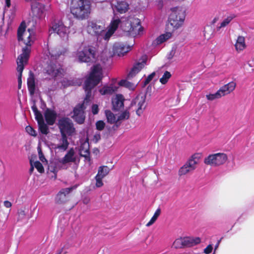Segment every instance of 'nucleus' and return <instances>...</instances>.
I'll return each mask as SVG.
<instances>
[{"mask_svg": "<svg viewBox=\"0 0 254 254\" xmlns=\"http://www.w3.org/2000/svg\"><path fill=\"white\" fill-rule=\"evenodd\" d=\"M100 139V135L99 134H95L94 136V139L96 141H98Z\"/></svg>", "mask_w": 254, "mask_h": 254, "instance_id": "56", "label": "nucleus"}, {"mask_svg": "<svg viewBox=\"0 0 254 254\" xmlns=\"http://www.w3.org/2000/svg\"><path fill=\"white\" fill-rule=\"evenodd\" d=\"M46 70L48 74L57 78L62 76L64 73V70L61 65L57 64L48 65Z\"/></svg>", "mask_w": 254, "mask_h": 254, "instance_id": "17", "label": "nucleus"}, {"mask_svg": "<svg viewBox=\"0 0 254 254\" xmlns=\"http://www.w3.org/2000/svg\"><path fill=\"white\" fill-rule=\"evenodd\" d=\"M44 6L40 3L35 2L31 5L32 15L33 18L40 19L44 16Z\"/></svg>", "mask_w": 254, "mask_h": 254, "instance_id": "18", "label": "nucleus"}, {"mask_svg": "<svg viewBox=\"0 0 254 254\" xmlns=\"http://www.w3.org/2000/svg\"><path fill=\"white\" fill-rule=\"evenodd\" d=\"M58 127L61 135H72L75 132L72 121L68 118H62L59 120Z\"/></svg>", "mask_w": 254, "mask_h": 254, "instance_id": "9", "label": "nucleus"}, {"mask_svg": "<svg viewBox=\"0 0 254 254\" xmlns=\"http://www.w3.org/2000/svg\"><path fill=\"white\" fill-rule=\"evenodd\" d=\"M66 200V196L60 191L58 193L56 197V201L58 203H63Z\"/></svg>", "mask_w": 254, "mask_h": 254, "instance_id": "37", "label": "nucleus"}, {"mask_svg": "<svg viewBox=\"0 0 254 254\" xmlns=\"http://www.w3.org/2000/svg\"><path fill=\"white\" fill-rule=\"evenodd\" d=\"M125 99L121 94H116L114 99H112V129L117 128L122 122L127 120L130 116L129 112L126 110L121 111L124 107Z\"/></svg>", "mask_w": 254, "mask_h": 254, "instance_id": "3", "label": "nucleus"}, {"mask_svg": "<svg viewBox=\"0 0 254 254\" xmlns=\"http://www.w3.org/2000/svg\"><path fill=\"white\" fill-rule=\"evenodd\" d=\"M87 31L89 34L97 36L98 39H103L106 42H108L111 37V26H108L107 30H105L103 27L93 22H88Z\"/></svg>", "mask_w": 254, "mask_h": 254, "instance_id": "6", "label": "nucleus"}, {"mask_svg": "<svg viewBox=\"0 0 254 254\" xmlns=\"http://www.w3.org/2000/svg\"><path fill=\"white\" fill-rule=\"evenodd\" d=\"M27 85L30 94L34 95L35 91V83L34 75L30 74L27 79Z\"/></svg>", "mask_w": 254, "mask_h": 254, "instance_id": "28", "label": "nucleus"}, {"mask_svg": "<svg viewBox=\"0 0 254 254\" xmlns=\"http://www.w3.org/2000/svg\"><path fill=\"white\" fill-rule=\"evenodd\" d=\"M111 91L110 87H104L100 90V92L102 95H105L109 93Z\"/></svg>", "mask_w": 254, "mask_h": 254, "instance_id": "47", "label": "nucleus"}, {"mask_svg": "<svg viewBox=\"0 0 254 254\" xmlns=\"http://www.w3.org/2000/svg\"><path fill=\"white\" fill-rule=\"evenodd\" d=\"M220 240L218 241V243H217V245H216V248H217V247H218V245H219V243H220Z\"/></svg>", "mask_w": 254, "mask_h": 254, "instance_id": "62", "label": "nucleus"}, {"mask_svg": "<svg viewBox=\"0 0 254 254\" xmlns=\"http://www.w3.org/2000/svg\"><path fill=\"white\" fill-rule=\"evenodd\" d=\"M155 75V72H153L152 73L149 74L144 81V85H146L147 84H148L153 79Z\"/></svg>", "mask_w": 254, "mask_h": 254, "instance_id": "43", "label": "nucleus"}, {"mask_svg": "<svg viewBox=\"0 0 254 254\" xmlns=\"http://www.w3.org/2000/svg\"><path fill=\"white\" fill-rule=\"evenodd\" d=\"M217 20V19L216 18H215L214 19H213V23L215 22Z\"/></svg>", "mask_w": 254, "mask_h": 254, "instance_id": "61", "label": "nucleus"}, {"mask_svg": "<svg viewBox=\"0 0 254 254\" xmlns=\"http://www.w3.org/2000/svg\"><path fill=\"white\" fill-rule=\"evenodd\" d=\"M35 168L37 169L38 171L40 173H43L44 171V169L42 164L39 161H35L33 162Z\"/></svg>", "mask_w": 254, "mask_h": 254, "instance_id": "40", "label": "nucleus"}, {"mask_svg": "<svg viewBox=\"0 0 254 254\" xmlns=\"http://www.w3.org/2000/svg\"><path fill=\"white\" fill-rule=\"evenodd\" d=\"M221 97H222V96L218 90L215 93L209 94L206 95V98L208 100L211 101L220 98Z\"/></svg>", "mask_w": 254, "mask_h": 254, "instance_id": "38", "label": "nucleus"}, {"mask_svg": "<svg viewBox=\"0 0 254 254\" xmlns=\"http://www.w3.org/2000/svg\"><path fill=\"white\" fill-rule=\"evenodd\" d=\"M4 205L7 208H9L11 206V203L8 201H5L4 202Z\"/></svg>", "mask_w": 254, "mask_h": 254, "instance_id": "55", "label": "nucleus"}, {"mask_svg": "<svg viewBox=\"0 0 254 254\" xmlns=\"http://www.w3.org/2000/svg\"><path fill=\"white\" fill-rule=\"evenodd\" d=\"M183 240V238L176 239L173 243V247L176 249L184 247Z\"/></svg>", "mask_w": 254, "mask_h": 254, "instance_id": "39", "label": "nucleus"}, {"mask_svg": "<svg viewBox=\"0 0 254 254\" xmlns=\"http://www.w3.org/2000/svg\"><path fill=\"white\" fill-rule=\"evenodd\" d=\"M52 30L61 37H65L68 33V28L65 26L62 21H58L53 24Z\"/></svg>", "mask_w": 254, "mask_h": 254, "instance_id": "16", "label": "nucleus"}, {"mask_svg": "<svg viewBox=\"0 0 254 254\" xmlns=\"http://www.w3.org/2000/svg\"><path fill=\"white\" fill-rule=\"evenodd\" d=\"M147 57L145 55L142 56L140 59L134 63L130 71L127 74V78L131 79L139 73L147 64Z\"/></svg>", "mask_w": 254, "mask_h": 254, "instance_id": "13", "label": "nucleus"}, {"mask_svg": "<svg viewBox=\"0 0 254 254\" xmlns=\"http://www.w3.org/2000/svg\"><path fill=\"white\" fill-rule=\"evenodd\" d=\"M32 109L34 113L36 114V113H38V112H39V111H38L36 106L35 105V104H34L32 106Z\"/></svg>", "mask_w": 254, "mask_h": 254, "instance_id": "54", "label": "nucleus"}, {"mask_svg": "<svg viewBox=\"0 0 254 254\" xmlns=\"http://www.w3.org/2000/svg\"><path fill=\"white\" fill-rule=\"evenodd\" d=\"M199 158V154H195L192 155L191 158L184 165V166L186 167V169L188 170L189 172L195 169L196 165L198 163Z\"/></svg>", "mask_w": 254, "mask_h": 254, "instance_id": "21", "label": "nucleus"}, {"mask_svg": "<svg viewBox=\"0 0 254 254\" xmlns=\"http://www.w3.org/2000/svg\"><path fill=\"white\" fill-rule=\"evenodd\" d=\"M131 47L123 43H115L113 47L114 55L123 56L131 50Z\"/></svg>", "mask_w": 254, "mask_h": 254, "instance_id": "15", "label": "nucleus"}, {"mask_svg": "<svg viewBox=\"0 0 254 254\" xmlns=\"http://www.w3.org/2000/svg\"><path fill=\"white\" fill-rule=\"evenodd\" d=\"M77 159L74 150L70 148L64 157L51 162L48 165V172L53 173L56 177V173L60 169H67L71 163H75Z\"/></svg>", "mask_w": 254, "mask_h": 254, "instance_id": "4", "label": "nucleus"}, {"mask_svg": "<svg viewBox=\"0 0 254 254\" xmlns=\"http://www.w3.org/2000/svg\"><path fill=\"white\" fill-rule=\"evenodd\" d=\"M227 160L226 154L218 153L208 156L204 159V163L211 166H218L224 164Z\"/></svg>", "mask_w": 254, "mask_h": 254, "instance_id": "11", "label": "nucleus"}, {"mask_svg": "<svg viewBox=\"0 0 254 254\" xmlns=\"http://www.w3.org/2000/svg\"><path fill=\"white\" fill-rule=\"evenodd\" d=\"M6 5L7 7H9L10 5V0H5Z\"/></svg>", "mask_w": 254, "mask_h": 254, "instance_id": "58", "label": "nucleus"}, {"mask_svg": "<svg viewBox=\"0 0 254 254\" xmlns=\"http://www.w3.org/2000/svg\"><path fill=\"white\" fill-rule=\"evenodd\" d=\"M105 126V123L102 121H99L96 123V127L98 130H102Z\"/></svg>", "mask_w": 254, "mask_h": 254, "instance_id": "42", "label": "nucleus"}, {"mask_svg": "<svg viewBox=\"0 0 254 254\" xmlns=\"http://www.w3.org/2000/svg\"><path fill=\"white\" fill-rule=\"evenodd\" d=\"M145 97L137 96L131 102V106L134 107L136 114L140 116L145 108Z\"/></svg>", "mask_w": 254, "mask_h": 254, "instance_id": "14", "label": "nucleus"}, {"mask_svg": "<svg viewBox=\"0 0 254 254\" xmlns=\"http://www.w3.org/2000/svg\"><path fill=\"white\" fill-rule=\"evenodd\" d=\"M87 137L85 138V140L81 141V145L80 146V154L81 156L87 158L89 155V144Z\"/></svg>", "mask_w": 254, "mask_h": 254, "instance_id": "23", "label": "nucleus"}, {"mask_svg": "<svg viewBox=\"0 0 254 254\" xmlns=\"http://www.w3.org/2000/svg\"><path fill=\"white\" fill-rule=\"evenodd\" d=\"M19 214H21L22 215H25L24 211H22V210L19 212Z\"/></svg>", "mask_w": 254, "mask_h": 254, "instance_id": "59", "label": "nucleus"}, {"mask_svg": "<svg viewBox=\"0 0 254 254\" xmlns=\"http://www.w3.org/2000/svg\"><path fill=\"white\" fill-rule=\"evenodd\" d=\"M62 54L57 48L53 49L49 51V55L51 60L57 59Z\"/></svg>", "mask_w": 254, "mask_h": 254, "instance_id": "32", "label": "nucleus"}, {"mask_svg": "<svg viewBox=\"0 0 254 254\" xmlns=\"http://www.w3.org/2000/svg\"><path fill=\"white\" fill-rule=\"evenodd\" d=\"M99 111L98 106L96 104H94L92 106V112L94 115L97 114Z\"/></svg>", "mask_w": 254, "mask_h": 254, "instance_id": "48", "label": "nucleus"}, {"mask_svg": "<svg viewBox=\"0 0 254 254\" xmlns=\"http://www.w3.org/2000/svg\"><path fill=\"white\" fill-rule=\"evenodd\" d=\"M119 27L124 32L133 37L141 36L144 34V28L138 18H122L112 20V36Z\"/></svg>", "mask_w": 254, "mask_h": 254, "instance_id": "2", "label": "nucleus"}, {"mask_svg": "<svg viewBox=\"0 0 254 254\" xmlns=\"http://www.w3.org/2000/svg\"><path fill=\"white\" fill-rule=\"evenodd\" d=\"M172 36V33L170 32H166L165 34L161 35L157 37L154 42L155 45H160L170 39Z\"/></svg>", "mask_w": 254, "mask_h": 254, "instance_id": "29", "label": "nucleus"}, {"mask_svg": "<svg viewBox=\"0 0 254 254\" xmlns=\"http://www.w3.org/2000/svg\"><path fill=\"white\" fill-rule=\"evenodd\" d=\"M72 188H68L62 189L60 192L63 194H64L65 195L68 194L70 191L72 190Z\"/></svg>", "mask_w": 254, "mask_h": 254, "instance_id": "50", "label": "nucleus"}, {"mask_svg": "<svg viewBox=\"0 0 254 254\" xmlns=\"http://www.w3.org/2000/svg\"><path fill=\"white\" fill-rule=\"evenodd\" d=\"M235 47L236 50L238 53L243 51L246 48V45L244 37L242 36L238 37L236 42L235 44Z\"/></svg>", "mask_w": 254, "mask_h": 254, "instance_id": "26", "label": "nucleus"}, {"mask_svg": "<svg viewBox=\"0 0 254 254\" xmlns=\"http://www.w3.org/2000/svg\"><path fill=\"white\" fill-rule=\"evenodd\" d=\"M138 83H134L128 81L127 79H122L119 81V85L125 87L130 91H134L137 87Z\"/></svg>", "mask_w": 254, "mask_h": 254, "instance_id": "27", "label": "nucleus"}, {"mask_svg": "<svg viewBox=\"0 0 254 254\" xmlns=\"http://www.w3.org/2000/svg\"><path fill=\"white\" fill-rule=\"evenodd\" d=\"M161 210L159 208L157 209L154 213L153 216L150 219V220L147 223L146 226L149 227L152 225L157 220L158 216L160 215Z\"/></svg>", "mask_w": 254, "mask_h": 254, "instance_id": "34", "label": "nucleus"}, {"mask_svg": "<svg viewBox=\"0 0 254 254\" xmlns=\"http://www.w3.org/2000/svg\"><path fill=\"white\" fill-rule=\"evenodd\" d=\"M234 18L235 16L233 14L228 16L217 26V30L219 31L221 28L226 27Z\"/></svg>", "mask_w": 254, "mask_h": 254, "instance_id": "31", "label": "nucleus"}, {"mask_svg": "<svg viewBox=\"0 0 254 254\" xmlns=\"http://www.w3.org/2000/svg\"><path fill=\"white\" fill-rule=\"evenodd\" d=\"M184 247H192L200 243L201 240L199 237H186L183 238Z\"/></svg>", "mask_w": 254, "mask_h": 254, "instance_id": "24", "label": "nucleus"}, {"mask_svg": "<svg viewBox=\"0 0 254 254\" xmlns=\"http://www.w3.org/2000/svg\"><path fill=\"white\" fill-rule=\"evenodd\" d=\"M62 251H63V250H62V249L60 250L58 252H57L56 254H61Z\"/></svg>", "mask_w": 254, "mask_h": 254, "instance_id": "60", "label": "nucleus"}, {"mask_svg": "<svg viewBox=\"0 0 254 254\" xmlns=\"http://www.w3.org/2000/svg\"><path fill=\"white\" fill-rule=\"evenodd\" d=\"M70 12L79 19L88 17L91 12V2L89 0H72L70 3Z\"/></svg>", "mask_w": 254, "mask_h": 254, "instance_id": "5", "label": "nucleus"}, {"mask_svg": "<svg viewBox=\"0 0 254 254\" xmlns=\"http://www.w3.org/2000/svg\"><path fill=\"white\" fill-rule=\"evenodd\" d=\"M213 247L211 245H209L204 250V253L206 254H210L212 250Z\"/></svg>", "mask_w": 254, "mask_h": 254, "instance_id": "51", "label": "nucleus"}, {"mask_svg": "<svg viewBox=\"0 0 254 254\" xmlns=\"http://www.w3.org/2000/svg\"><path fill=\"white\" fill-rule=\"evenodd\" d=\"M76 55L79 62L88 63L95 59V51L92 46L82 44L78 49Z\"/></svg>", "mask_w": 254, "mask_h": 254, "instance_id": "7", "label": "nucleus"}, {"mask_svg": "<svg viewBox=\"0 0 254 254\" xmlns=\"http://www.w3.org/2000/svg\"><path fill=\"white\" fill-rule=\"evenodd\" d=\"M116 10L121 13H125L128 9V4L127 2L122 1L118 2L115 6Z\"/></svg>", "mask_w": 254, "mask_h": 254, "instance_id": "30", "label": "nucleus"}, {"mask_svg": "<svg viewBox=\"0 0 254 254\" xmlns=\"http://www.w3.org/2000/svg\"><path fill=\"white\" fill-rule=\"evenodd\" d=\"M30 165H31V168L30 169V172L31 173L33 171L34 168L35 167L34 165L33 164V163L31 160H30Z\"/></svg>", "mask_w": 254, "mask_h": 254, "instance_id": "57", "label": "nucleus"}, {"mask_svg": "<svg viewBox=\"0 0 254 254\" xmlns=\"http://www.w3.org/2000/svg\"><path fill=\"white\" fill-rule=\"evenodd\" d=\"M122 86L119 85V81L116 78H112V93L121 91Z\"/></svg>", "mask_w": 254, "mask_h": 254, "instance_id": "33", "label": "nucleus"}, {"mask_svg": "<svg viewBox=\"0 0 254 254\" xmlns=\"http://www.w3.org/2000/svg\"><path fill=\"white\" fill-rule=\"evenodd\" d=\"M44 115L47 124L49 125H54L57 118L56 113L55 111L48 109L45 111Z\"/></svg>", "mask_w": 254, "mask_h": 254, "instance_id": "25", "label": "nucleus"}, {"mask_svg": "<svg viewBox=\"0 0 254 254\" xmlns=\"http://www.w3.org/2000/svg\"><path fill=\"white\" fill-rule=\"evenodd\" d=\"M171 11L169 21L174 28L178 29L183 25L186 16L185 11L184 8L180 7H174L171 9Z\"/></svg>", "mask_w": 254, "mask_h": 254, "instance_id": "8", "label": "nucleus"}, {"mask_svg": "<svg viewBox=\"0 0 254 254\" xmlns=\"http://www.w3.org/2000/svg\"><path fill=\"white\" fill-rule=\"evenodd\" d=\"M172 75L171 74V73L168 71H166L162 77L161 78H160V82L162 84H165L167 83V82L168 81V80L171 78Z\"/></svg>", "mask_w": 254, "mask_h": 254, "instance_id": "36", "label": "nucleus"}, {"mask_svg": "<svg viewBox=\"0 0 254 254\" xmlns=\"http://www.w3.org/2000/svg\"><path fill=\"white\" fill-rule=\"evenodd\" d=\"M69 142L67 140V137L66 135H61L58 143L55 144L54 149L56 152H64L68 148Z\"/></svg>", "mask_w": 254, "mask_h": 254, "instance_id": "20", "label": "nucleus"}, {"mask_svg": "<svg viewBox=\"0 0 254 254\" xmlns=\"http://www.w3.org/2000/svg\"><path fill=\"white\" fill-rule=\"evenodd\" d=\"M26 25L24 22H22L19 26L17 31V36L19 41H23V43L26 45L25 48L22 49V53L23 49L26 48H29L30 50L29 46L30 45V37L31 33L30 30L29 29L28 31H25Z\"/></svg>", "mask_w": 254, "mask_h": 254, "instance_id": "12", "label": "nucleus"}, {"mask_svg": "<svg viewBox=\"0 0 254 254\" xmlns=\"http://www.w3.org/2000/svg\"><path fill=\"white\" fill-rule=\"evenodd\" d=\"M188 172V170L186 169V167H184V165L180 169L178 174L179 175L181 176L187 174Z\"/></svg>", "mask_w": 254, "mask_h": 254, "instance_id": "46", "label": "nucleus"}, {"mask_svg": "<svg viewBox=\"0 0 254 254\" xmlns=\"http://www.w3.org/2000/svg\"><path fill=\"white\" fill-rule=\"evenodd\" d=\"M30 54V49L29 48H26L23 49V52L20 56H18L17 60V70L18 72V86L20 88L21 84V76L22 71L24 69V65L26 64Z\"/></svg>", "mask_w": 254, "mask_h": 254, "instance_id": "10", "label": "nucleus"}, {"mask_svg": "<svg viewBox=\"0 0 254 254\" xmlns=\"http://www.w3.org/2000/svg\"><path fill=\"white\" fill-rule=\"evenodd\" d=\"M175 49L173 48L170 53L167 55V58L169 60H171L173 58L175 54Z\"/></svg>", "mask_w": 254, "mask_h": 254, "instance_id": "52", "label": "nucleus"}, {"mask_svg": "<svg viewBox=\"0 0 254 254\" xmlns=\"http://www.w3.org/2000/svg\"><path fill=\"white\" fill-rule=\"evenodd\" d=\"M34 115L35 116V119L37 120L38 124L44 121L43 116L40 112H38V113L35 114Z\"/></svg>", "mask_w": 254, "mask_h": 254, "instance_id": "45", "label": "nucleus"}, {"mask_svg": "<svg viewBox=\"0 0 254 254\" xmlns=\"http://www.w3.org/2000/svg\"><path fill=\"white\" fill-rule=\"evenodd\" d=\"M236 83L232 81L221 87L219 90L222 97L229 94L232 92L236 87Z\"/></svg>", "mask_w": 254, "mask_h": 254, "instance_id": "22", "label": "nucleus"}, {"mask_svg": "<svg viewBox=\"0 0 254 254\" xmlns=\"http://www.w3.org/2000/svg\"><path fill=\"white\" fill-rule=\"evenodd\" d=\"M39 129L42 133L47 134L49 132V128L47 125L45 124V122L39 123L38 124Z\"/></svg>", "mask_w": 254, "mask_h": 254, "instance_id": "35", "label": "nucleus"}, {"mask_svg": "<svg viewBox=\"0 0 254 254\" xmlns=\"http://www.w3.org/2000/svg\"><path fill=\"white\" fill-rule=\"evenodd\" d=\"M38 154H39V158L41 161H42L43 163H47V161L45 158L43 153L42 152L41 149L40 148H38Z\"/></svg>", "mask_w": 254, "mask_h": 254, "instance_id": "44", "label": "nucleus"}, {"mask_svg": "<svg viewBox=\"0 0 254 254\" xmlns=\"http://www.w3.org/2000/svg\"><path fill=\"white\" fill-rule=\"evenodd\" d=\"M105 113L107 120L109 122H110V120L111 119V112L110 111H106Z\"/></svg>", "mask_w": 254, "mask_h": 254, "instance_id": "53", "label": "nucleus"}, {"mask_svg": "<svg viewBox=\"0 0 254 254\" xmlns=\"http://www.w3.org/2000/svg\"><path fill=\"white\" fill-rule=\"evenodd\" d=\"M62 84L64 87L70 85L71 84V81L66 79L65 78H64L62 81H61Z\"/></svg>", "mask_w": 254, "mask_h": 254, "instance_id": "49", "label": "nucleus"}, {"mask_svg": "<svg viewBox=\"0 0 254 254\" xmlns=\"http://www.w3.org/2000/svg\"><path fill=\"white\" fill-rule=\"evenodd\" d=\"M184 254H191L190 253H185Z\"/></svg>", "mask_w": 254, "mask_h": 254, "instance_id": "63", "label": "nucleus"}, {"mask_svg": "<svg viewBox=\"0 0 254 254\" xmlns=\"http://www.w3.org/2000/svg\"><path fill=\"white\" fill-rule=\"evenodd\" d=\"M26 132L29 133L30 135L36 136L37 135L36 131L31 127V126H27L25 128Z\"/></svg>", "mask_w": 254, "mask_h": 254, "instance_id": "41", "label": "nucleus"}, {"mask_svg": "<svg viewBox=\"0 0 254 254\" xmlns=\"http://www.w3.org/2000/svg\"><path fill=\"white\" fill-rule=\"evenodd\" d=\"M102 78V68L100 65L96 64L93 66L91 71L87 77L84 84V89L86 92V98L82 104H79L73 109V119L78 124H82L84 122L85 115L84 110L85 102L90 101L91 96V89L96 86Z\"/></svg>", "mask_w": 254, "mask_h": 254, "instance_id": "1", "label": "nucleus"}, {"mask_svg": "<svg viewBox=\"0 0 254 254\" xmlns=\"http://www.w3.org/2000/svg\"><path fill=\"white\" fill-rule=\"evenodd\" d=\"M109 172V168L107 166H101L99 168L98 172L95 177L96 186L98 188L103 186L102 179Z\"/></svg>", "mask_w": 254, "mask_h": 254, "instance_id": "19", "label": "nucleus"}]
</instances>
